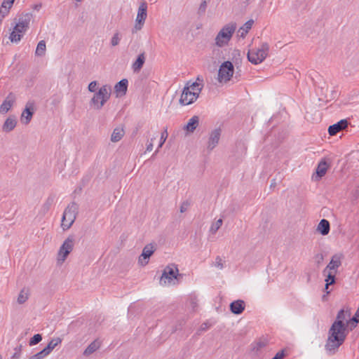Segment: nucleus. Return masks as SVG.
I'll list each match as a JSON object with an SVG mask.
<instances>
[{
    "instance_id": "f257e3e1",
    "label": "nucleus",
    "mask_w": 359,
    "mask_h": 359,
    "mask_svg": "<svg viewBox=\"0 0 359 359\" xmlns=\"http://www.w3.org/2000/svg\"><path fill=\"white\" fill-rule=\"evenodd\" d=\"M349 311L341 309L339 311L337 320L333 323L328 332V338L325 344L326 351L330 353H335L340 346H341L348 334L346 325L344 321L349 318Z\"/></svg>"
},
{
    "instance_id": "f03ea898",
    "label": "nucleus",
    "mask_w": 359,
    "mask_h": 359,
    "mask_svg": "<svg viewBox=\"0 0 359 359\" xmlns=\"http://www.w3.org/2000/svg\"><path fill=\"white\" fill-rule=\"evenodd\" d=\"M203 87V81L199 78L193 83H187L181 94L180 103L184 106L194 103L198 99Z\"/></svg>"
},
{
    "instance_id": "7ed1b4c3",
    "label": "nucleus",
    "mask_w": 359,
    "mask_h": 359,
    "mask_svg": "<svg viewBox=\"0 0 359 359\" xmlns=\"http://www.w3.org/2000/svg\"><path fill=\"white\" fill-rule=\"evenodd\" d=\"M111 93V88L109 85H104L95 93L90 100V105L95 109L100 110L109 100Z\"/></svg>"
},
{
    "instance_id": "20e7f679",
    "label": "nucleus",
    "mask_w": 359,
    "mask_h": 359,
    "mask_svg": "<svg viewBox=\"0 0 359 359\" xmlns=\"http://www.w3.org/2000/svg\"><path fill=\"white\" fill-rule=\"evenodd\" d=\"M236 29V24L234 22H231L224 26L215 38V44L219 47H222L227 44L231 40Z\"/></svg>"
},
{
    "instance_id": "39448f33",
    "label": "nucleus",
    "mask_w": 359,
    "mask_h": 359,
    "mask_svg": "<svg viewBox=\"0 0 359 359\" xmlns=\"http://www.w3.org/2000/svg\"><path fill=\"white\" fill-rule=\"evenodd\" d=\"M269 46L267 43H262L257 49H251L248 51V59L253 65L261 63L268 55Z\"/></svg>"
},
{
    "instance_id": "423d86ee",
    "label": "nucleus",
    "mask_w": 359,
    "mask_h": 359,
    "mask_svg": "<svg viewBox=\"0 0 359 359\" xmlns=\"http://www.w3.org/2000/svg\"><path fill=\"white\" fill-rule=\"evenodd\" d=\"M77 205L74 203L69 204L65 210L61 224L64 231L69 229L74 222L77 215Z\"/></svg>"
},
{
    "instance_id": "0eeeda50",
    "label": "nucleus",
    "mask_w": 359,
    "mask_h": 359,
    "mask_svg": "<svg viewBox=\"0 0 359 359\" xmlns=\"http://www.w3.org/2000/svg\"><path fill=\"white\" fill-rule=\"evenodd\" d=\"M74 243L75 240L73 236H69L65 240L57 252V261L58 264H61L66 260L67 256L74 249Z\"/></svg>"
},
{
    "instance_id": "6e6552de",
    "label": "nucleus",
    "mask_w": 359,
    "mask_h": 359,
    "mask_svg": "<svg viewBox=\"0 0 359 359\" xmlns=\"http://www.w3.org/2000/svg\"><path fill=\"white\" fill-rule=\"evenodd\" d=\"M180 276L182 275L179 273L177 266L173 264H169L163 270L161 277V283H170L173 279H178Z\"/></svg>"
},
{
    "instance_id": "1a4fd4ad",
    "label": "nucleus",
    "mask_w": 359,
    "mask_h": 359,
    "mask_svg": "<svg viewBox=\"0 0 359 359\" xmlns=\"http://www.w3.org/2000/svg\"><path fill=\"white\" fill-rule=\"evenodd\" d=\"M147 17V4L145 1H142L138 8L137 15L135 20V25L134 29L136 31L142 29Z\"/></svg>"
},
{
    "instance_id": "9d476101",
    "label": "nucleus",
    "mask_w": 359,
    "mask_h": 359,
    "mask_svg": "<svg viewBox=\"0 0 359 359\" xmlns=\"http://www.w3.org/2000/svg\"><path fill=\"white\" fill-rule=\"evenodd\" d=\"M154 251L155 248L153 244L147 245L139 257V264L142 266H146L149 262V258L154 254Z\"/></svg>"
},
{
    "instance_id": "9b49d317",
    "label": "nucleus",
    "mask_w": 359,
    "mask_h": 359,
    "mask_svg": "<svg viewBox=\"0 0 359 359\" xmlns=\"http://www.w3.org/2000/svg\"><path fill=\"white\" fill-rule=\"evenodd\" d=\"M343 259V255L341 254H335L332 257V259L330 263L324 269V273H327L329 271H336L338 268L341 265V260Z\"/></svg>"
},
{
    "instance_id": "f8f14e48",
    "label": "nucleus",
    "mask_w": 359,
    "mask_h": 359,
    "mask_svg": "<svg viewBox=\"0 0 359 359\" xmlns=\"http://www.w3.org/2000/svg\"><path fill=\"white\" fill-rule=\"evenodd\" d=\"M34 112V103L29 102L27 103L25 109L22 113L21 115V121L25 124H28L32 118V115Z\"/></svg>"
},
{
    "instance_id": "ddd939ff",
    "label": "nucleus",
    "mask_w": 359,
    "mask_h": 359,
    "mask_svg": "<svg viewBox=\"0 0 359 359\" xmlns=\"http://www.w3.org/2000/svg\"><path fill=\"white\" fill-rule=\"evenodd\" d=\"M15 102V95L10 93L0 106V114H6Z\"/></svg>"
},
{
    "instance_id": "4468645a",
    "label": "nucleus",
    "mask_w": 359,
    "mask_h": 359,
    "mask_svg": "<svg viewBox=\"0 0 359 359\" xmlns=\"http://www.w3.org/2000/svg\"><path fill=\"white\" fill-rule=\"evenodd\" d=\"M234 69H219L217 80L220 83H226L233 76Z\"/></svg>"
},
{
    "instance_id": "2eb2a0df",
    "label": "nucleus",
    "mask_w": 359,
    "mask_h": 359,
    "mask_svg": "<svg viewBox=\"0 0 359 359\" xmlns=\"http://www.w3.org/2000/svg\"><path fill=\"white\" fill-rule=\"evenodd\" d=\"M221 135V130L219 129L214 130L209 137L208 149L212 150L218 144Z\"/></svg>"
},
{
    "instance_id": "dca6fc26",
    "label": "nucleus",
    "mask_w": 359,
    "mask_h": 359,
    "mask_svg": "<svg viewBox=\"0 0 359 359\" xmlns=\"http://www.w3.org/2000/svg\"><path fill=\"white\" fill-rule=\"evenodd\" d=\"M348 126L346 120H341L337 123L330 126L328 128L330 135L333 136L337 135L341 130L345 129Z\"/></svg>"
},
{
    "instance_id": "f3484780",
    "label": "nucleus",
    "mask_w": 359,
    "mask_h": 359,
    "mask_svg": "<svg viewBox=\"0 0 359 359\" xmlns=\"http://www.w3.org/2000/svg\"><path fill=\"white\" fill-rule=\"evenodd\" d=\"M128 88V80L122 79L118 82L114 86V91L117 97H122L126 95Z\"/></svg>"
},
{
    "instance_id": "a211bd4d",
    "label": "nucleus",
    "mask_w": 359,
    "mask_h": 359,
    "mask_svg": "<svg viewBox=\"0 0 359 359\" xmlns=\"http://www.w3.org/2000/svg\"><path fill=\"white\" fill-rule=\"evenodd\" d=\"M245 302L243 300H236L231 303L230 310L234 314H241L245 309Z\"/></svg>"
},
{
    "instance_id": "6ab92c4d",
    "label": "nucleus",
    "mask_w": 359,
    "mask_h": 359,
    "mask_svg": "<svg viewBox=\"0 0 359 359\" xmlns=\"http://www.w3.org/2000/svg\"><path fill=\"white\" fill-rule=\"evenodd\" d=\"M199 123V118L197 116H193L189 119L187 124L184 126V130H186L189 133H193L194 130L197 128Z\"/></svg>"
},
{
    "instance_id": "aec40b11",
    "label": "nucleus",
    "mask_w": 359,
    "mask_h": 359,
    "mask_svg": "<svg viewBox=\"0 0 359 359\" xmlns=\"http://www.w3.org/2000/svg\"><path fill=\"white\" fill-rule=\"evenodd\" d=\"M317 230L323 236L327 235L330 231L329 222L323 219L318 224Z\"/></svg>"
},
{
    "instance_id": "412c9836",
    "label": "nucleus",
    "mask_w": 359,
    "mask_h": 359,
    "mask_svg": "<svg viewBox=\"0 0 359 359\" xmlns=\"http://www.w3.org/2000/svg\"><path fill=\"white\" fill-rule=\"evenodd\" d=\"M16 119L14 117H8L3 125V130L5 132H10L13 130L16 126Z\"/></svg>"
},
{
    "instance_id": "4be33fe9",
    "label": "nucleus",
    "mask_w": 359,
    "mask_h": 359,
    "mask_svg": "<svg viewBox=\"0 0 359 359\" xmlns=\"http://www.w3.org/2000/svg\"><path fill=\"white\" fill-rule=\"evenodd\" d=\"M329 168V165L327 164L325 160H322L318 165L316 169V173L318 176L321 178L323 177L326 172L327 169Z\"/></svg>"
},
{
    "instance_id": "5701e85b",
    "label": "nucleus",
    "mask_w": 359,
    "mask_h": 359,
    "mask_svg": "<svg viewBox=\"0 0 359 359\" xmlns=\"http://www.w3.org/2000/svg\"><path fill=\"white\" fill-rule=\"evenodd\" d=\"M253 24H254V20L252 19L247 21L243 25V26H242L238 29V32L239 36L242 38H244L245 36V35L248 34V32H249V30L252 28Z\"/></svg>"
},
{
    "instance_id": "b1692460",
    "label": "nucleus",
    "mask_w": 359,
    "mask_h": 359,
    "mask_svg": "<svg viewBox=\"0 0 359 359\" xmlns=\"http://www.w3.org/2000/svg\"><path fill=\"white\" fill-rule=\"evenodd\" d=\"M125 134L124 130L122 128H116L111 136V141L117 142L120 141Z\"/></svg>"
},
{
    "instance_id": "393cba45",
    "label": "nucleus",
    "mask_w": 359,
    "mask_h": 359,
    "mask_svg": "<svg viewBox=\"0 0 359 359\" xmlns=\"http://www.w3.org/2000/svg\"><path fill=\"white\" fill-rule=\"evenodd\" d=\"M29 294H30V293H29V288H26V287L22 288L20 290V292L18 294V304H24L29 299Z\"/></svg>"
},
{
    "instance_id": "a878e982",
    "label": "nucleus",
    "mask_w": 359,
    "mask_h": 359,
    "mask_svg": "<svg viewBox=\"0 0 359 359\" xmlns=\"http://www.w3.org/2000/svg\"><path fill=\"white\" fill-rule=\"evenodd\" d=\"M100 346V342L97 340L93 341L84 351L83 354L86 356L90 355L95 351H97Z\"/></svg>"
},
{
    "instance_id": "bb28decb",
    "label": "nucleus",
    "mask_w": 359,
    "mask_h": 359,
    "mask_svg": "<svg viewBox=\"0 0 359 359\" xmlns=\"http://www.w3.org/2000/svg\"><path fill=\"white\" fill-rule=\"evenodd\" d=\"M232 62L236 67H239L241 65V53L238 50H233L231 53Z\"/></svg>"
},
{
    "instance_id": "cd10ccee",
    "label": "nucleus",
    "mask_w": 359,
    "mask_h": 359,
    "mask_svg": "<svg viewBox=\"0 0 359 359\" xmlns=\"http://www.w3.org/2000/svg\"><path fill=\"white\" fill-rule=\"evenodd\" d=\"M31 18H32V15L29 13H27V14L24 15L23 16L20 17L19 18L18 22L17 23L18 27H25L26 29H27L29 27V24L30 22Z\"/></svg>"
},
{
    "instance_id": "c85d7f7f",
    "label": "nucleus",
    "mask_w": 359,
    "mask_h": 359,
    "mask_svg": "<svg viewBox=\"0 0 359 359\" xmlns=\"http://www.w3.org/2000/svg\"><path fill=\"white\" fill-rule=\"evenodd\" d=\"M61 342L62 339L60 338L53 339L49 341L48 346L43 348V350L48 355H49L50 352Z\"/></svg>"
},
{
    "instance_id": "c756f323",
    "label": "nucleus",
    "mask_w": 359,
    "mask_h": 359,
    "mask_svg": "<svg viewBox=\"0 0 359 359\" xmlns=\"http://www.w3.org/2000/svg\"><path fill=\"white\" fill-rule=\"evenodd\" d=\"M327 278H325L326 285H325V290H326L327 294H329L330 291L327 290L329 285H332L335 283L336 271H327Z\"/></svg>"
},
{
    "instance_id": "7c9ffc66",
    "label": "nucleus",
    "mask_w": 359,
    "mask_h": 359,
    "mask_svg": "<svg viewBox=\"0 0 359 359\" xmlns=\"http://www.w3.org/2000/svg\"><path fill=\"white\" fill-rule=\"evenodd\" d=\"M46 42H45V41L41 40L37 44L35 54L37 56H43L46 53Z\"/></svg>"
},
{
    "instance_id": "2f4dec72",
    "label": "nucleus",
    "mask_w": 359,
    "mask_h": 359,
    "mask_svg": "<svg viewBox=\"0 0 359 359\" xmlns=\"http://www.w3.org/2000/svg\"><path fill=\"white\" fill-rule=\"evenodd\" d=\"M267 344H268V341L266 339H264V338L259 339L257 341H256L255 342L253 349L256 351H259L262 348L266 346Z\"/></svg>"
},
{
    "instance_id": "473e14b6",
    "label": "nucleus",
    "mask_w": 359,
    "mask_h": 359,
    "mask_svg": "<svg viewBox=\"0 0 359 359\" xmlns=\"http://www.w3.org/2000/svg\"><path fill=\"white\" fill-rule=\"evenodd\" d=\"M122 36L119 32H116L111 39L110 44L111 46H116L119 44L121 40Z\"/></svg>"
},
{
    "instance_id": "72a5a7b5",
    "label": "nucleus",
    "mask_w": 359,
    "mask_h": 359,
    "mask_svg": "<svg viewBox=\"0 0 359 359\" xmlns=\"http://www.w3.org/2000/svg\"><path fill=\"white\" fill-rule=\"evenodd\" d=\"M145 56L144 53H141L138 55L137 60L133 64L132 67H142L144 63Z\"/></svg>"
},
{
    "instance_id": "f704fd0d",
    "label": "nucleus",
    "mask_w": 359,
    "mask_h": 359,
    "mask_svg": "<svg viewBox=\"0 0 359 359\" xmlns=\"http://www.w3.org/2000/svg\"><path fill=\"white\" fill-rule=\"evenodd\" d=\"M223 221L222 219H217L215 223H213L210 227V231L212 233H215L217 230L222 226Z\"/></svg>"
},
{
    "instance_id": "c9c22d12",
    "label": "nucleus",
    "mask_w": 359,
    "mask_h": 359,
    "mask_svg": "<svg viewBox=\"0 0 359 359\" xmlns=\"http://www.w3.org/2000/svg\"><path fill=\"white\" fill-rule=\"evenodd\" d=\"M10 39L12 42L18 43L22 38V34H18L16 31L13 30L10 35Z\"/></svg>"
},
{
    "instance_id": "e433bc0d",
    "label": "nucleus",
    "mask_w": 359,
    "mask_h": 359,
    "mask_svg": "<svg viewBox=\"0 0 359 359\" xmlns=\"http://www.w3.org/2000/svg\"><path fill=\"white\" fill-rule=\"evenodd\" d=\"M42 340V337L39 334H36L34 335L29 340V346H34L39 343Z\"/></svg>"
},
{
    "instance_id": "4c0bfd02",
    "label": "nucleus",
    "mask_w": 359,
    "mask_h": 359,
    "mask_svg": "<svg viewBox=\"0 0 359 359\" xmlns=\"http://www.w3.org/2000/svg\"><path fill=\"white\" fill-rule=\"evenodd\" d=\"M168 135L167 130H165L161 133L160 143H159L158 147L157 150L156 151L155 154H156L158 151V149L161 148L163 145L164 142H165L166 139L168 138Z\"/></svg>"
},
{
    "instance_id": "58836bf2",
    "label": "nucleus",
    "mask_w": 359,
    "mask_h": 359,
    "mask_svg": "<svg viewBox=\"0 0 359 359\" xmlns=\"http://www.w3.org/2000/svg\"><path fill=\"white\" fill-rule=\"evenodd\" d=\"M48 354L45 352V351L43 349L41 351L37 353L36 354H34V355L31 356L29 359H43L46 356H47Z\"/></svg>"
},
{
    "instance_id": "ea45409f",
    "label": "nucleus",
    "mask_w": 359,
    "mask_h": 359,
    "mask_svg": "<svg viewBox=\"0 0 359 359\" xmlns=\"http://www.w3.org/2000/svg\"><path fill=\"white\" fill-rule=\"evenodd\" d=\"M97 83L95 81L90 82L88 85V89L90 92L96 93Z\"/></svg>"
},
{
    "instance_id": "a19ab883",
    "label": "nucleus",
    "mask_w": 359,
    "mask_h": 359,
    "mask_svg": "<svg viewBox=\"0 0 359 359\" xmlns=\"http://www.w3.org/2000/svg\"><path fill=\"white\" fill-rule=\"evenodd\" d=\"M214 265H215V266H216L217 268H219V269L223 268V266H224L223 260L219 256H217L216 257Z\"/></svg>"
},
{
    "instance_id": "79ce46f5",
    "label": "nucleus",
    "mask_w": 359,
    "mask_h": 359,
    "mask_svg": "<svg viewBox=\"0 0 359 359\" xmlns=\"http://www.w3.org/2000/svg\"><path fill=\"white\" fill-rule=\"evenodd\" d=\"M314 259L317 264L320 265L323 261L324 257L322 253H319L315 255Z\"/></svg>"
},
{
    "instance_id": "37998d69",
    "label": "nucleus",
    "mask_w": 359,
    "mask_h": 359,
    "mask_svg": "<svg viewBox=\"0 0 359 359\" xmlns=\"http://www.w3.org/2000/svg\"><path fill=\"white\" fill-rule=\"evenodd\" d=\"M234 65L231 60L224 61L219 67H234Z\"/></svg>"
},
{
    "instance_id": "c03bdc74",
    "label": "nucleus",
    "mask_w": 359,
    "mask_h": 359,
    "mask_svg": "<svg viewBox=\"0 0 359 359\" xmlns=\"http://www.w3.org/2000/svg\"><path fill=\"white\" fill-rule=\"evenodd\" d=\"M190 203L189 201H184L180 206V212H184L187 210L188 207L189 206Z\"/></svg>"
},
{
    "instance_id": "a18cd8bd",
    "label": "nucleus",
    "mask_w": 359,
    "mask_h": 359,
    "mask_svg": "<svg viewBox=\"0 0 359 359\" xmlns=\"http://www.w3.org/2000/svg\"><path fill=\"white\" fill-rule=\"evenodd\" d=\"M207 4H208L201 1V5L198 8L199 14H203L205 12V10L207 8Z\"/></svg>"
},
{
    "instance_id": "49530a36",
    "label": "nucleus",
    "mask_w": 359,
    "mask_h": 359,
    "mask_svg": "<svg viewBox=\"0 0 359 359\" xmlns=\"http://www.w3.org/2000/svg\"><path fill=\"white\" fill-rule=\"evenodd\" d=\"M13 30L16 31V32H18V34L22 35V34L25 32L27 29L25 27H18V24H16L15 26L14 27Z\"/></svg>"
},
{
    "instance_id": "de8ad7c7",
    "label": "nucleus",
    "mask_w": 359,
    "mask_h": 359,
    "mask_svg": "<svg viewBox=\"0 0 359 359\" xmlns=\"http://www.w3.org/2000/svg\"><path fill=\"white\" fill-rule=\"evenodd\" d=\"M285 353L283 351L278 352L272 359H283Z\"/></svg>"
},
{
    "instance_id": "09e8293b",
    "label": "nucleus",
    "mask_w": 359,
    "mask_h": 359,
    "mask_svg": "<svg viewBox=\"0 0 359 359\" xmlns=\"http://www.w3.org/2000/svg\"><path fill=\"white\" fill-rule=\"evenodd\" d=\"M13 2H14V0H4L3 1L2 4L8 6V8H11Z\"/></svg>"
},
{
    "instance_id": "8fccbe9b",
    "label": "nucleus",
    "mask_w": 359,
    "mask_h": 359,
    "mask_svg": "<svg viewBox=\"0 0 359 359\" xmlns=\"http://www.w3.org/2000/svg\"><path fill=\"white\" fill-rule=\"evenodd\" d=\"M151 142L147 146V151H151L153 149V139L151 140Z\"/></svg>"
},
{
    "instance_id": "3c124183",
    "label": "nucleus",
    "mask_w": 359,
    "mask_h": 359,
    "mask_svg": "<svg viewBox=\"0 0 359 359\" xmlns=\"http://www.w3.org/2000/svg\"><path fill=\"white\" fill-rule=\"evenodd\" d=\"M191 304L193 306V308H195L196 306V303L195 302V299L191 300Z\"/></svg>"
},
{
    "instance_id": "603ef678",
    "label": "nucleus",
    "mask_w": 359,
    "mask_h": 359,
    "mask_svg": "<svg viewBox=\"0 0 359 359\" xmlns=\"http://www.w3.org/2000/svg\"><path fill=\"white\" fill-rule=\"evenodd\" d=\"M201 329L202 330H205L206 329V325L205 324L202 325Z\"/></svg>"
},
{
    "instance_id": "864d4df0",
    "label": "nucleus",
    "mask_w": 359,
    "mask_h": 359,
    "mask_svg": "<svg viewBox=\"0 0 359 359\" xmlns=\"http://www.w3.org/2000/svg\"><path fill=\"white\" fill-rule=\"evenodd\" d=\"M40 7H41V5H36L34 8L35 9H39Z\"/></svg>"
},
{
    "instance_id": "5fc2aeb1",
    "label": "nucleus",
    "mask_w": 359,
    "mask_h": 359,
    "mask_svg": "<svg viewBox=\"0 0 359 359\" xmlns=\"http://www.w3.org/2000/svg\"><path fill=\"white\" fill-rule=\"evenodd\" d=\"M210 0H202V2L208 4Z\"/></svg>"
},
{
    "instance_id": "6e6d98bb",
    "label": "nucleus",
    "mask_w": 359,
    "mask_h": 359,
    "mask_svg": "<svg viewBox=\"0 0 359 359\" xmlns=\"http://www.w3.org/2000/svg\"><path fill=\"white\" fill-rule=\"evenodd\" d=\"M77 2H81L83 0H76Z\"/></svg>"
},
{
    "instance_id": "4d7b16f0",
    "label": "nucleus",
    "mask_w": 359,
    "mask_h": 359,
    "mask_svg": "<svg viewBox=\"0 0 359 359\" xmlns=\"http://www.w3.org/2000/svg\"><path fill=\"white\" fill-rule=\"evenodd\" d=\"M0 359H1V356L0 355Z\"/></svg>"
}]
</instances>
